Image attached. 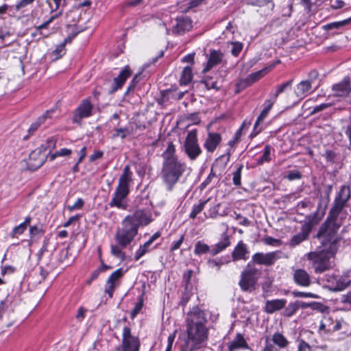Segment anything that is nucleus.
Masks as SVG:
<instances>
[{
    "label": "nucleus",
    "mask_w": 351,
    "mask_h": 351,
    "mask_svg": "<svg viewBox=\"0 0 351 351\" xmlns=\"http://www.w3.org/2000/svg\"><path fill=\"white\" fill-rule=\"evenodd\" d=\"M315 237L319 241L325 250L311 252L307 258L311 262L315 273L321 274L332 267L330 259L337 254L342 237L337 232L321 226Z\"/></svg>",
    "instance_id": "obj_1"
},
{
    "label": "nucleus",
    "mask_w": 351,
    "mask_h": 351,
    "mask_svg": "<svg viewBox=\"0 0 351 351\" xmlns=\"http://www.w3.org/2000/svg\"><path fill=\"white\" fill-rule=\"evenodd\" d=\"M152 221V214L147 209H138L127 215L121 222V228L117 230L114 239L122 247L130 245L137 235L140 226Z\"/></svg>",
    "instance_id": "obj_2"
},
{
    "label": "nucleus",
    "mask_w": 351,
    "mask_h": 351,
    "mask_svg": "<svg viewBox=\"0 0 351 351\" xmlns=\"http://www.w3.org/2000/svg\"><path fill=\"white\" fill-rule=\"evenodd\" d=\"M163 158L161 176L169 191H171L186 171V164L182 162L176 155L175 145L170 142L162 154Z\"/></svg>",
    "instance_id": "obj_3"
},
{
    "label": "nucleus",
    "mask_w": 351,
    "mask_h": 351,
    "mask_svg": "<svg viewBox=\"0 0 351 351\" xmlns=\"http://www.w3.org/2000/svg\"><path fill=\"white\" fill-rule=\"evenodd\" d=\"M350 198V186L342 185L335 197L326 220L320 226L338 232L343 224V218L339 217V215L343 213L344 208L348 206Z\"/></svg>",
    "instance_id": "obj_4"
},
{
    "label": "nucleus",
    "mask_w": 351,
    "mask_h": 351,
    "mask_svg": "<svg viewBox=\"0 0 351 351\" xmlns=\"http://www.w3.org/2000/svg\"><path fill=\"white\" fill-rule=\"evenodd\" d=\"M208 338L206 326L186 324V330L179 335L180 351H194L199 349Z\"/></svg>",
    "instance_id": "obj_5"
},
{
    "label": "nucleus",
    "mask_w": 351,
    "mask_h": 351,
    "mask_svg": "<svg viewBox=\"0 0 351 351\" xmlns=\"http://www.w3.org/2000/svg\"><path fill=\"white\" fill-rule=\"evenodd\" d=\"M261 271L251 265L249 262L241 274L239 285L243 291L252 292L256 289Z\"/></svg>",
    "instance_id": "obj_6"
},
{
    "label": "nucleus",
    "mask_w": 351,
    "mask_h": 351,
    "mask_svg": "<svg viewBox=\"0 0 351 351\" xmlns=\"http://www.w3.org/2000/svg\"><path fill=\"white\" fill-rule=\"evenodd\" d=\"M140 347L141 341L138 337L132 334L130 326L123 327L121 343L116 348V351H139Z\"/></svg>",
    "instance_id": "obj_7"
},
{
    "label": "nucleus",
    "mask_w": 351,
    "mask_h": 351,
    "mask_svg": "<svg viewBox=\"0 0 351 351\" xmlns=\"http://www.w3.org/2000/svg\"><path fill=\"white\" fill-rule=\"evenodd\" d=\"M184 150L191 160H195L202 154L201 147L198 144L196 130L188 132L184 143Z\"/></svg>",
    "instance_id": "obj_8"
},
{
    "label": "nucleus",
    "mask_w": 351,
    "mask_h": 351,
    "mask_svg": "<svg viewBox=\"0 0 351 351\" xmlns=\"http://www.w3.org/2000/svg\"><path fill=\"white\" fill-rule=\"evenodd\" d=\"M308 219V221L302 225L300 231L291 237L289 243L290 247H294L307 240L313 230V225L318 223V222L314 221L312 215H309Z\"/></svg>",
    "instance_id": "obj_9"
},
{
    "label": "nucleus",
    "mask_w": 351,
    "mask_h": 351,
    "mask_svg": "<svg viewBox=\"0 0 351 351\" xmlns=\"http://www.w3.org/2000/svg\"><path fill=\"white\" fill-rule=\"evenodd\" d=\"M93 104L90 98H86L81 101L77 108L74 110L72 118L73 123L80 124L82 120L93 115Z\"/></svg>",
    "instance_id": "obj_10"
},
{
    "label": "nucleus",
    "mask_w": 351,
    "mask_h": 351,
    "mask_svg": "<svg viewBox=\"0 0 351 351\" xmlns=\"http://www.w3.org/2000/svg\"><path fill=\"white\" fill-rule=\"evenodd\" d=\"M282 252L277 250L267 253L256 252L252 256L251 265L256 264L265 266H272L277 260L281 258Z\"/></svg>",
    "instance_id": "obj_11"
},
{
    "label": "nucleus",
    "mask_w": 351,
    "mask_h": 351,
    "mask_svg": "<svg viewBox=\"0 0 351 351\" xmlns=\"http://www.w3.org/2000/svg\"><path fill=\"white\" fill-rule=\"evenodd\" d=\"M332 191V185L328 184L323 191L324 195L320 196V200L317 204V210L312 214L313 219L315 222H319L325 215L326 209L330 202V196Z\"/></svg>",
    "instance_id": "obj_12"
},
{
    "label": "nucleus",
    "mask_w": 351,
    "mask_h": 351,
    "mask_svg": "<svg viewBox=\"0 0 351 351\" xmlns=\"http://www.w3.org/2000/svg\"><path fill=\"white\" fill-rule=\"evenodd\" d=\"M328 282V287L332 291H342L351 286V280L347 275L332 276Z\"/></svg>",
    "instance_id": "obj_13"
},
{
    "label": "nucleus",
    "mask_w": 351,
    "mask_h": 351,
    "mask_svg": "<svg viewBox=\"0 0 351 351\" xmlns=\"http://www.w3.org/2000/svg\"><path fill=\"white\" fill-rule=\"evenodd\" d=\"M207 319L204 311L198 306H194L187 314L186 323L199 326H206Z\"/></svg>",
    "instance_id": "obj_14"
},
{
    "label": "nucleus",
    "mask_w": 351,
    "mask_h": 351,
    "mask_svg": "<svg viewBox=\"0 0 351 351\" xmlns=\"http://www.w3.org/2000/svg\"><path fill=\"white\" fill-rule=\"evenodd\" d=\"M132 75V71L130 66H125L119 72L117 77L113 80V83L110 86L108 93L113 94L119 89H121L124 85L126 80Z\"/></svg>",
    "instance_id": "obj_15"
},
{
    "label": "nucleus",
    "mask_w": 351,
    "mask_h": 351,
    "mask_svg": "<svg viewBox=\"0 0 351 351\" xmlns=\"http://www.w3.org/2000/svg\"><path fill=\"white\" fill-rule=\"evenodd\" d=\"M125 271L119 268L112 272L106 281L105 293L109 298H112L116 287L119 285V280L123 276Z\"/></svg>",
    "instance_id": "obj_16"
},
{
    "label": "nucleus",
    "mask_w": 351,
    "mask_h": 351,
    "mask_svg": "<svg viewBox=\"0 0 351 351\" xmlns=\"http://www.w3.org/2000/svg\"><path fill=\"white\" fill-rule=\"evenodd\" d=\"M45 161V155L43 153L42 148H36L29 156L27 169L34 171L40 168Z\"/></svg>",
    "instance_id": "obj_17"
},
{
    "label": "nucleus",
    "mask_w": 351,
    "mask_h": 351,
    "mask_svg": "<svg viewBox=\"0 0 351 351\" xmlns=\"http://www.w3.org/2000/svg\"><path fill=\"white\" fill-rule=\"evenodd\" d=\"M333 95L336 97H347L351 93V82L349 76H346L339 83L332 86Z\"/></svg>",
    "instance_id": "obj_18"
},
{
    "label": "nucleus",
    "mask_w": 351,
    "mask_h": 351,
    "mask_svg": "<svg viewBox=\"0 0 351 351\" xmlns=\"http://www.w3.org/2000/svg\"><path fill=\"white\" fill-rule=\"evenodd\" d=\"M130 192L116 188L113 197L109 203L110 208L117 207L121 209H125L127 204L124 202Z\"/></svg>",
    "instance_id": "obj_19"
},
{
    "label": "nucleus",
    "mask_w": 351,
    "mask_h": 351,
    "mask_svg": "<svg viewBox=\"0 0 351 351\" xmlns=\"http://www.w3.org/2000/svg\"><path fill=\"white\" fill-rule=\"evenodd\" d=\"M276 101L272 99H267L264 103V108L261 112L259 116L258 117L255 124L254 125V130L253 132L251 134V136H256L257 135L261 130L262 128H259V124L261 122H262L267 116L269 112L271 109L274 102Z\"/></svg>",
    "instance_id": "obj_20"
},
{
    "label": "nucleus",
    "mask_w": 351,
    "mask_h": 351,
    "mask_svg": "<svg viewBox=\"0 0 351 351\" xmlns=\"http://www.w3.org/2000/svg\"><path fill=\"white\" fill-rule=\"evenodd\" d=\"M132 172L130 165L125 166L123 173L119 178L117 189L130 192V184L132 182Z\"/></svg>",
    "instance_id": "obj_21"
},
{
    "label": "nucleus",
    "mask_w": 351,
    "mask_h": 351,
    "mask_svg": "<svg viewBox=\"0 0 351 351\" xmlns=\"http://www.w3.org/2000/svg\"><path fill=\"white\" fill-rule=\"evenodd\" d=\"M294 282L300 287H306L311 284L310 275L303 269H297L293 274Z\"/></svg>",
    "instance_id": "obj_22"
},
{
    "label": "nucleus",
    "mask_w": 351,
    "mask_h": 351,
    "mask_svg": "<svg viewBox=\"0 0 351 351\" xmlns=\"http://www.w3.org/2000/svg\"><path fill=\"white\" fill-rule=\"evenodd\" d=\"M192 21L187 16L177 18L176 24L173 27V32L177 34H183L192 28Z\"/></svg>",
    "instance_id": "obj_23"
},
{
    "label": "nucleus",
    "mask_w": 351,
    "mask_h": 351,
    "mask_svg": "<svg viewBox=\"0 0 351 351\" xmlns=\"http://www.w3.org/2000/svg\"><path fill=\"white\" fill-rule=\"evenodd\" d=\"M248 254L249 251L247 245L243 241H240L232 252V259L233 261L239 260L246 261L249 257Z\"/></svg>",
    "instance_id": "obj_24"
},
{
    "label": "nucleus",
    "mask_w": 351,
    "mask_h": 351,
    "mask_svg": "<svg viewBox=\"0 0 351 351\" xmlns=\"http://www.w3.org/2000/svg\"><path fill=\"white\" fill-rule=\"evenodd\" d=\"M221 141V136L217 132H208L204 147L207 152L213 153Z\"/></svg>",
    "instance_id": "obj_25"
},
{
    "label": "nucleus",
    "mask_w": 351,
    "mask_h": 351,
    "mask_svg": "<svg viewBox=\"0 0 351 351\" xmlns=\"http://www.w3.org/2000/svg\"><path fill=\"white\" fill-rule=\"evenodd\" d=\"M312 92V84L306 80L301 81L294 88V94L299 99H304Z\"/></svg>",
    "instance_id": "obj_26"
},
{
    "label": "nucleus",
    "mask_w": 351,
    "mask_h": 351,
    "mask_svg": "<svg viewBox=\"0 0 351 351\" xmlns=\"http://www.w3.org/2000/svg\"><path fill=\"white\" fill-rule=\"evenodd\" d=\"M223 58V53L219 50H211L208 59L206 66L203 72L206 73L210 70L213 66L220 64Z\"/></svg>",
    "instance_id": "obj_27"
},
{
    "label": "nucleus",
    "mask_w": 351,
    "mask_h": 351,
    "mask_svg": "<svg viewBox=\"0 0 351 351\" xmlns=\"http://www.w3.org/2000/svg\"><path fill=\"white\" fill-rule=\"evenodd\" d=\"M287 304L286 299H275L267 300L265 302L264 310L269 314H272L277 311L283 309Z\"/></svg>",
    "instance_id": "obj_28"
},
{
    "label": "nucleus",
    "mask_w": 351,
    "mask_h": 351,
    "mask_svg": "<svg viewBox=\"0 0 351 351\" xmlns=\"http://www.w3.org/2000/svg\"><path fill=\"white\" fill-rule=\"evenodd\" d=\"M230 243V236L228 234L227 232H223L220 241L215 245L212 246L210 254L213 256L218 254L229 247Z\"/></svg>",
    "instance_id": "obj_29"
},
{
    "label": "nucleus",
    "mask_w": 351,
    "mask_h": 351,
    "mask_svg": "<svg viewBox=\"0 0 351 351\" xmlns=\"http://www.w3.org/2000/svg\"><path fill=\"white\" fill-rule=\"evenodd\" d=\"M228 351H235L240 349H250L243 335L237 333L234 339L228 345Z\"/></svg>",
    "instance_id": "obj_30"
},
{
    "label": "nucleus",
    "mask_w": 351,
    "mask_h": 351,
    "mask_svg": "<svg viewBox=\"0 0 351 351\" xmlns=\"http://www.w3.org/2000/svg\"><path fill=\"white\" fill-rule=\"evenodd\" d=\"M270 340L277 346L279 349H284L287 348L289 343L287 339L279 332H275L272 337H270Z\"/></svg>",
    "instance_id": "obj_31"
},
{
    "label": "nucleus",
    "mask_w": 351,
    "mask_h": 351,
    "mask_svg": "<svg viewBox=\"0 0 351 351\" xmlns=\"http://www.w3.org/2000/svg\"><path fill=\"white\" fill-rule=\"evenodd\" d=\"M293 79H291L287 82H285L276 87V90L274 93H271L270 96L272 97V99L274 100H276L278 95L284 92H285L287 90L290 89L293 85Z\"/></svg>",
    "instance_id": "obj_32"
},
{
    "label": "nucleus",
    "mask_w": 351,
    "mask_h": 351,
    "mask_svg": "<svg viewBox=\"0 0 351 351\" xmlns=\"http://www.w3.org/2000/svg\"><path fill=\"white\" fill-rule=\"evenodd\" d=\"M53 112V110H47L42 116L39 117L37 120L30 125L28 130L29 133L31 134H33L39 126L45 122L47 117H50V114Z\"/></svg>",
    "instance_id": "obj_33"
},
{
    "label": "nucleus",
    "mask_w": 351,
    "mask_h": 351,
    "mask_svg": "<svg viewBox=\"0 0 351 351\" xmlns=\"http://www.w3.org/2000/svg\"><path fill=\"white\" fill-rule=\"evenodd\" d=\"M192 79V68L191 66H187L184 67L182 71L180 79V85H187L191 82Z\"/></svg>",
    "instance_id": "obj_34"
},
{
    "label": "nucleus",
    "mask_w": 351,
    "mask_h": 351,
    "mask_svg": "<svg viewBox=\"0 0 351 351\" xmlns=\"http://www.w3.org/2000/svg\"><path fill=\"white\" fill-rule=\"evenodd\" d=\"M299 308H300L299 300H296L294 302L289 303L287 306H285L282 314L284 317H290L295 314Z\"/></svg>",
    "instance_id": "obj_35"
},
{
    "label": "nucleus",
    "mask_w": 351,
    "mask_h": 351,
    "mask_svg": "<svg viewBox=\"0 0 351 351\" xmlns=\"http://www.w3.org/2000/svg\"><path fill=\"white\" fill-rule=\"evenodd\" d=\"M211 249L209 245L203 243L201 241H198L195 243L194 254L197 256H200L202 254H207L208 252L210 253Z\"/></svg>",
    "instance_id": "obj_36"
},
{
    "label": "nucleus",
    "mask_w": 351,
    "mask_h": 351,
    "mask_svg": "<svg viewBox=\"0 0 351 351\" xmlns=\"http://www.w3.org/2000/svg\"><path fill=\"white\" fill-rule=\"evenodd\" d=\"M271 146L266 145L264 147L263 153L262 156L257 160V165H262L265 162H269L271 160Z\"/></svg>",
    "instance_id": "obj_37"
},
{
    "label": "nucleus",
    "mask_w": 351,
    "mask_h": 351,
    "mask_svg": "<svg viewBox=\"0 0 351 351\" xmlns=\"http://www.w3.org/2000/svg\"><path fill=\"white\" fill-rule=\"evenodd\" d=\"M351 24V16L343 21L328 23L324 26L326 30H331L333 29H339L343 26Z\"/></svg>",
    "instance_id": "obj_38"
},
{
    "label": "nucleus",
    "mask_w": 351,
    "mask_h": 351,
    "mask_svg": "<svg viewBox=\"0 0 351 351\" xmlns=\"http://www.w3.org/2000/svg\"><path fill=\"white\" fill-rule=\"evenodd\" d=\"M118 245H111V254L121 259V261H123L125 259V254L123 252V249L126 247H122L119 243H117Z\"/></svg>",
    "instance_id": "obj_39"
},
{
    "label": "nucleus",
    "mask_w": 351,
    "mask_h": 351,
    "mask_svg": "<svg viewBox=\"0 0 351 351\" xmlns=\"http://www.w3.org/2000/svg\"><path fill=\"white\" fill-rule=\"evenodd\" d=\"M210 198H208L205 201H202L199 202L198 204H194L192 208V210L189 215V217L191 219H195L197 215L202 212V210L205 207L206 203L209 201Z\"/></svg>",
    "instance_id": "obj_40"
},
{
    "label": "nucleus",
    "mask_w": 351,
    "mask_h": 351,
    "mask_svg": "<svg viewBox=\"0 0 351 351\" xmlns=\"http://www.w3.org/2000/svg\"><path fill=\"white\" fill-rule=\"evenodd\" d=\"M130 134H132V130H130L128 128H119L114 129V132L112 134V138H116L120 137L123 140Z\"/></svg>",
    "instance_id": "obj_41"
},
{
    "label": "nucleus",
    "mask_w": 351,
    "mask_h": 351,
    "mask_svg": "<svg viewBox=\"0 0 351 351\" xmlns=\"http://www.w3.org/2000/svg\"><path fill=\"white\" fill-rule=\"evenodd\" d=\"M243 165L240 164L237 166L236 171L232 173V182L234 186H240L241 185V173Z\"/></svg>",
    "instance_id": "obj_42"
},
{
    "label": "nucleus",
    "mask_w": 351,
    "mask_h": 351,
    "mask_svg": "<svg viewBox=\"0 0 351 351\" xmlns=\"http://www.w3.org/2000/svg\"><path fill=\"white\" fill-rule=\"evenodd\" d=\"M57 139L55 137H49L47 138L46 143L42 145L39 148L43 149V153L49 150L51 152L53 149L56 148Z\"/></svg>",
    "instance_id": "obj_43"
},
{
    "label": "nucleus",
    "mask_w": 351,
    "mask_h": 351,
    "mask_svg": "<svg viewBox=\"0 0 351 351\" xmlns=\"http://www.w3.org/2000/svg\"><path fill=\"white\" fill-rule=\"evenodd\" d=\"M339 302L343 305L345 309L351 310V291L341 295Z\"/></svg>",
    "instance_id": "obj_44"
},
{
    "label": "nucleus",
    "mask_w": 351,
    "mask_h": 351,
    "mask_svg": "<svg viewBox=\"0 0 351 351\" xmlns=\"http://www.w3.org/2000/svg\"><path fill=\"white\" fill-rule=\"evenodd\" d=\"M140 76H141V73L136 74L133 77L132 80H131V82H130V84L127 88L126 91L125 92V94H124L125 96H127L128 95H129L131 92H132L135 89L138 83L140 82Z\"/></svg>",
    "instance_id": "obj_45"
},
{
    "label": "nucleus",
    "mask_w": 351,
    "mask_h": 351,
    "mask_svg": "<svg viewBox=\"0 0 351 351\" xmlns=\"http://www.w3.org/2000/svg\"><path fill=\"white\" fill-rule=\"evenodd\" d=\"M150 244L147 241L143 245H140L138 250L136 252L134 258L136 261L139 260L143 256L149 252Z\"/></svg>",
    "instance_id": "obj_46"
},
{
    "label": "nucleus",
    "mask_w": 351,
    "mask_h": 351,
    "mask_svg": "<svg viewBox=\"0 0 351 351\" xmlns=\"http://www.w3.org/2000/svg\"><path fill=\"white\" fill-rule=\"evenodd\" d=\"M203 83L205 84V86L207 89H215L217 90L220 89V86L218 85V82L217 80H213V77H206Z\"/></svg>",
    "instance_id": "obj_47"
},
{
    "label": "nucleus",
    "mask_w": 351,
    "mask_h": 351,
    "mask_svg": "<svg viewBox=\"0 0 351 351\" xmlns=\"http://www.w3.org/2000/svg\"><path fill=\"white\" fill-rule=\"evenodd\" d=\"M246 3L248 5H256L258 7H263L269 3H271V8L274 7V3L272 0H245Z\"/></svg>",
    "instance_id": "obj_48"
},
{
    "label": "nucleus",
    "mask_w": 351,
    "mask_h": 351,
    "mask_svg": "<svg viewBox=\"0 0 351 351\" xmlns=\"http://www.w3.org/2000/svg\"><path fill=\"white\" fill-rule=\"evenodd\" d=\"M143 306V296L141 295L139 297L138 302L135 304L134 308L130 313V317L132 319H134L136 317V315L139 313Z\"/></svg>",
    "instance_id": "obj_49"
},
{
    "label": "nucleus",
    "mask_w": 351,
    "mask_h": 351,
    "mask_svg": "<svg viewBox=\"0 0 351 351\" xmlns=\"http://www.w3.org/2000/svg\"><path fill=\"white\" fill-rule=\"evenodd\" d=\"M299 304L300 308H311L313 310H319L320 307L322 306V304L320 302H305L303 301L299 300Z\"/></svg>",
    "instance_id": "obj_50"
},
{
    "label": "nucleus",
    "mask_w": 351,
    "mask_h": 351,
    "mask_svg": "<svg viewBox=\"0 0 351 351\" xmlns=\"http://www.w3.org/2000/svg\"><path fill=\"white\" fill-rule=\"evenodd\" d=\"M280 349L270 340L269 336L265 337V346L262 351H278Z\"/></svg>",
    "instance_id": "obj_51"
},
{
    "label": "nucleus",
    "mask_w": 351,
    "mask_h": 351,
    "mask_svg": "<svg viewBox=\"0 0 351 351\" xmlns=\"http://www.w3.org/2000/svg\"><path fill=\"white\" fill-rule=\"evenodd\" d=\"M71 153H72L71 149H67V148H62V149H60L59 151H57L55 153L52 154L49 156V160L51 161H52V160H55L58 156H69L70 154H71Z\"/></svg>",
    "instance_id": "obj_52"
},
{
    "label": "nucleus",
    "mask_w": 351,
    "mask_h": 351,
    "mask_svg": "<svg viewBox=\"0 0 351 351\" xmlns=\"http://www.w3.org/2000/svg\"><path fill=\"white\" fill-rule=\"evenodd\" d=\"M337 154L333 150L327 149L325 153L323 154V156L325 157L326 161L331 164H334L337 159Z\"/></svg>",
    "instance_id": "obj_53"
},
{
    "label": "nucleus",
    "mask_w": 351,
    "mask_h": 351,
    "mask_svg": "<svg viewBox=\"0 0 351 351\" xmlns=\"http://www.w3.org/2000/svg\"><path fill=\"white\" fill-rule=\"evenodd\" d=\"M230 45H232V55L234 56V57H237L243 49V43L240 42H231Z\"/></svg>",
    "instance_id": "obj_54"
},
{
    "label": "nucleus",
    "mask_w": 351,
    "mask_h": 351,
    "mask_svg": "<svg viewBox=\"0 0 351 351\" xmlns=\"http://www.w3.org/2000/svg\"><path fill=\"white\" fill-rule=\"evenodd\" d=\"M265 69L251 73L250 75L247 77V80L250 81V83H252V84L253 83L258 81L263 76V73L265 72Z\"/></svg>",
    "instance_id": "obj_55"
},
{
    "label": "nucleus",
    "mask_w": 351,
    "mask_h": 351,
    "mask_svg": "<svg viewBox=\"0 0 351 351\" xmlns=\"http://www.w3.org/2000/svg\"><path fill=\"white\" fill-rule=\"evenodd\" d=\"M292 295L295 298H318L319 296L317 294L311 292H303L299 291H294L292 292Z\"/></svg>",
    "instance_id": "obj_56"
},
{
    "label": "nucleus",
    "mask_w": 351,
    "mask_h": 351,
    "mask_svg": "<svg viewBox=\"0 0 351 351\" xmlns=\"http://www.w3.org/2000/svg\"><path fill=\"white\" fill-rule=\"evenodd\" d=\"M302 175L301 172L297 170L289 171L288 173L285 176V178L290 181L301 179Z\"/></svg>",
    "instance_id": "obj_57"
},
{
    "label": "nucleus",
    "mask_w": 351,
    "mask_h": 351,
    "mask_svg": "<svg viewBox=\"0 0 351 351\" xmlns=\"http://www.w3.org/2000/svg\"><path fill=\"white\" fill-rule=\"evenodd\" d=\"M298 350L297 351H313L312 347L304 340H298Z\"/></svg>",
    "instance_id": "obj_58"
},
{
    "label": "nucleus",
    "mask_w": 351,
    "mask_h": 351,
    "mask_svg": "<svg viewBox=\"0 0 351 351\" xmlns=\"http://www.w3.org/2000/svg\"><path fill=\"white\" fill-rule=\"evenodd\" d=\"M263 242L266 245H274V246H279L281 245L282 241L280 239L273 238L271 237H266L263 239Z\"/></svg>",
    "instance_id": "obj_59"
},
{
    "label": "nucleus",
    "mask_w": 351,
    "mask_h": 351,
    "mask_svg": "<svg viewBox=\"0 0 351 351\" xmlns=\"http://www.w3.org/2000/svg\"><path fill=\"white\" fill-rule=\"evenodd\" d=\"M26 229L27 228H26V226H25V224L23 225L22 223H20L19 226H17L13 228L11 234H12V237H14L16 235L23 234Z\"/></svg>",
    "instance_id": "obj_60"
},
{
    "label": "nucleus",
    "mask_w": 351,
    "mask_h": 351,
    "mask_svg": "<svg viewBox=\"0 0 351 351\" xmlns=\"http://www.w3.org/2000/svg\"><path fill=\"white\" fill-rule=\"evenodd\" d=\"M330 106H331V104H330V103H328V104L324 103V104H321L319 105H317L313 108V110L311 112V115H313L317 112L323 111V110L327 109L328 108H329Z\"/></svg>",
    "instance_id": "obj_61"
},
{
    "label": "nucleus",
    "mask_w": 351,
    "mask_h": 351,
    "mask_svg": "<svg viewBox=\"0 0 351 351\" xmlns=\"http://www.w3.org/2000/svg\"><path fill=\"white\" fill-rule=\"evenodd\" d=\"M65 53V45L64 43H60L58 45L56 49L53 51V53L56 56V58H60Z\"/></svg>",
    "instance_id": "obj_62"
},
{
    "label": "nucleus",
    "mask_w": 351,
    "mask_h": 351,
    "mask_svg": "<svg viewBox=\"0 0 351 351\" xmlns=\"http://www.w3.org/2000/svg\"><path fill=\"white\" fill-rule=\"evenodd\" d=\"M34 1L35 0H20V1H19V3L15 5V10L18 12L22 8L33 3Z\"/></svg>",
    "instance_id": "obj_63"
},
{
    "label": "nucleus",
    "mask_w": 351,
    "mask_h": 351,
    "mask_svg": "<svg viewBox=\"0 0 351 351\" xmlns=\"http://www.w3.org/2000/svg\"><path fill=\"white\" fill-rule=\"evenodd\" d=\"M1 276H5V274H11L15 272L16 268L11 265H1Z\"/></svg>",
    "instance_id": "obj_64"
}]
</instances>
